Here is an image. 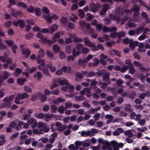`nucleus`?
I'll use <instances>...</instances> for the list:
<instances>
[{"label": "nucleus", "mask_w": 150, "mask_h": 150, "mask_svg": "<svg viewBox=\"0 0 150 150\" xmlns=\"http://www.w3.org/2000/svg\"><path fill=\"white\" fill-rule=\"evenodd\" d=\"M42 12L45 13L46 15H47L49 14V11L48 8L45 6H43L42 8Z\"/></svg>", "instance_id": "e433bc0d"}, {"label": "nucleus", "mask_w": 150, "mask_h": 150, "mask_svg": "<svg viewBox=\"0 0 150 150\" xmlns=\"http://www.w3.org/2000/svg\"><path fill=\"white\" fill-rule=\"evenodd\" d=\"M45 114L42 112L37 113L35 114V116L36 118L38 119H42L45 117Z\"/></svg>", "instance_id": "a878e982"}, {"label": "nucleus", "mask_w": 150, "mask_h": 150, "mask_svg": "<svg viewBox=\"0 0 150 150\" xmlns=\"http://www.w3.org/2000/svg\"><path fill=\"white\" fill-rule=\"evenodd\" d=\"M100 117V114L97 113L94 115V119L95 121L98 120Z\"/></svg>", "instance_id": "4d7b16f0"}, {"label": "nucleus", "mask_w": 150, "mask_h": 150, "mask_svg": "<svg viewBox=\"0 0 150 150\" xmlns=\"http://www.w3.org/2000/svg\"><path fill=\"white\" fill-rule=\"evenodd\" d=\"M118 35L117 32H115L111 34L110 36L111 37L115 38L116 37L118 38Z\"/></svg>", "instance_id": "774afa93"}, {"label": "nucleus", "mask_w": 150, "mask_h": 150, "mask_svg": "<svg viewBox=\"0 0 150 150\" xmlns=\"http://www.w3.org/2000/svg\"><path fill=\"white\" fill-rule=\"evenodd\" d=\"M57 28L58 26L56 24L52 25L51 27L49 28V30H50L49 33L51 34L52 33L54 32L57 29Z\"/></svg>", "instance_id": "4468645a"}, {"label": "nucleus", "mask_w": 150, "mask_h": 150, "mask_svg": "<svg viewBox=\"0 0 150 150\" xmlns=\"http://www.w3.org/2000/svg\"><path fill=\"white\" fill-rule=\"evenodd\" d=\"M93 60L94 61V62L92 63V65L94 67L98 65L99 62L97 59L94 58L93 59Z\"/></svg>", "instance_id": "603ef678"}, {"label": "nucleus", "mask_w": 150, "mask_h": 150, "mask_svg": "<svg viewBox=\"0 0 150 150\" xmlns=\"http://www.w3.org/2000/svg\"><path fill=\"white\" fill-rule=\"evenodd\" d=\"M38 68L39 70L42 71L45 76H49V75L48 68H46L45 67H41V66H38Z\"/></svg>", "instance_id": "6e6552de"}, {"label": "nucleus", "mask_w": 150, "mask_h": 150, "mask_svg": "<svg viewBox=\"0 0 150 150\" xmlns=\"http://www.w3.org/2000/svg\"><path fill=\"white\" fill-rule=\"evenodd\" d=\"M39 96L40 97V100L41 102L44 103L46 101L47 97L45 95L40 93L39 94Z\"/></svg>", "instance_id": "f3484780"}, {"label": "nucleus", "mask_w": 150, "mask_h": 150, "mask_svg": "<svg viewBox=\"0 0 150 150\" xmlns=\"http://www.w3.org/2000/svg\"><path fill=\"white\" fill-rule=\"evenodd\" d=\"M22 116L23 117V118L22 119V120H26L30 118L31 117V115L29 114H25V115H23Z\"/></svg>", "instance_id": "5fc2aeb1"}, {"label": "nucleus", "mask_w": 150, "mask_h": 150, "mask_svg": "<svg viewBox=\"0 0 150 150\" xmlns=\"http://www.w3.org/2000/svg\"><path fill=\"white\" fill-rule=\"evenodd\" d=\"M78 6L77 4H72L71 8V10L74 11L78 9Z\"/></svg>", "instance_id": "338daca9"}, {"label": "nucleus", "mask_w": 150, "mask_h": 150, "mask_svg": "<svg viewBox=\"0 0 150 150\" xmlns=\"http://www.w3.org/2000/svg\"><path fill=\"white\" fill-rule=\"evenodd\" d=\"M34 11L37 16H39L41 14V10L39 8H35V9Z\"/></svg>", "instance_id": "6e6d98bb"}, {"label": "nucleus", "mask_w": 150, "mask_h": 150, "mask_svg": "<svg viewBox=\"0 0 150 150\" xmlns=\"http://www.w3.org/2000/svg\"><path fill=\"white\" fill-rule=\"evenodd\" d=\"M68 92L70 93H72L73 92L74 88V86L72 85H70L68 87Z\"/></svg>", "instance_id": "13d9d810"}, {"label": "nucleus", "mask_w": 150, "mask_h": 150, "mask_svg": "<svg viewBox=\"0 0 150 150\" xmlns=\"http://www.w3.org/2000/svg\"><path fill=\"white\" fill-rule=\"evenodd\" d=\"M47 67L49 69L50 71L52 72H54L56 70V67L55 66H52L51 64L48 65Z\"/></svg>", "instance_id": "cd10ccee"}, {"label": "nucleus", "mask_w": 150, "mask_h": 150, "mask_svg": "<svg viewBox=\"0 0 150 150\" xmlns=\"http://www.w3.org/2000/svg\"><path fill=\"white\" fill-rule=\"evenodd\" d=\"M87 17L86 18V19L88 21H89L92 19L94 16L92 15L90 13H88L87 14Z\"/></svg>", "instance_id": "bf43d9fd"}, {"label": "nucleus", "mask_w": 150, "mask_h": 150, "mask_svg": "<svg viewBox=\"0 0 150 150\" xmlns=\"http://www.w3.org/2000/svg\"><path fill=\"white\" fill-rule=\"evenodd\" d=\"M18 6H21L24 8H26L27 7V5L23 2H19L18 3Z\"/></svg>", "instance_id": "49530a36"}, {"label": "nucleus", "mask_w": 150, "mask_h": 150, "mask_svg": "<svg viewBox=\"0 0 150 150\" xmlns=\"http://www.w3.org/2000/svg\"><path fill=\"white\" fill-rule=\"evenodd\" d=\"M149 93V92H146L145 93H142L139 96V98L142 100H143L144 99L145 96L146 95H148Z\"/></svg>", "instance_id": "58836bf2"}, {"label": "nucleus", "mask_w": 150, "mask_h": 150, "mask_svg": "<svg viewBox=\"0 0 150 150\" xmlns=\"http://www.w3.org/2000/svg\"><path fill=\"white\" fill-rule=\"evenodd\" d=\"M75 99L76 100L79 101H82L85 100V98L83 96H76L75 97Z\"/></svg>", "instance_id": "f704fd0d"}, {"label": "nucleus", "mask_w": 150, "mask_h": 150, "mask_svg": "<svg viewBox=\"0 0 150 150\" xmlns=\"http://www.w3.org/2000/svg\"><path fill=\"white\" fill-rule=\"evenodd\" d=\"M57 82L61 85H67L68 83V81L65 79L61 80L58 79Z\"/></svg>", "instance_id": "4be33fe9"}, {"label": "nucleus", "mask_w": 150, "mask_h": 150, "mask_svg": "<svg viewBox=\"0 0 150 150\" xmlns=\"http://www.w3.org/2000/svg\"><path fill=\"white\" fill-rule=\"evenodd\" d=\"M109 7V4H105L103 5L102 9L106 12L108 10Z\"/></svg>", "instance_id": "052dcab7"}, {"label": "nucleus", "mask_w": 150, "mask_h": 150, "mask_svg": "<svg viewBox=\"0 0 150 150\" xmlns=\"http://www.w3.org/2000/svg\"><path fill=\"white\" fill-rule=\"evenodd\" d=\"M124 110L125 111L129 112H131L132 111L131 106L129 104H127L125 105Z\"/></svg>", "instance_id": "b1692460"}, {"label": "nucleus", "mask_w": 150, "mask_h": 150, "mask_svg": "<svg viewBox=\"0 0 150 150\" xmlns=\"http://www.w3.org/2000/svg\"><path fill=\"white\" fill-rule=\"evenodd\" d=\"M69 19L73 22H75V20L77 19L78 17L76 15L73 14L72 15V16L69 18Z\"/></svg>", "instance_id": "3c124183"}, {"label": "nucleus", "mask_w": 150, "mask_h": 150, "mask_svg": "<svg viewBox=\"0 0 150 150\" xmlns=\"http://www.w3.org/2000/svg\"><path fill=\"white\" fill-rule=\"evenodd\" d=\"M44 54V51L43 50L41 49L39 51L38 54V58H41L43 57Z\"/></svg>", "instance_id": "ea45409f"}, {"label": "nucleus", "mask_w": 150, "mask_h": 150, "mask_svg": "<svg viewBox=\"0 0 150 150\" xmlns=\"http://www.w3.org/2000/svg\"><path fill=\"white\" fill-rule=\"evenodd\" d=\"M61 69L64 72L69 73L71 71V68L70 66L66 67L64 66L61 68Z\"/></svg>", "instance_id": "2eb2a0df"}, {"label": "nucleus", "mask_w": 150, "mask_h": 150, "mask_svg": "<svg viewBox=\"0 0 150 150\" xmlns=\"http://www.w3.org/2000/svg\"><path fill=\"white\" fill-rule=\"evenodd\" d=\"M64 107L63 105H60L58 109V112L61 114H63L64 113Z\"/></svg>", "instance_id": "37998d69"}, {"label": "nucleus", "mask_w": 150, "mask_h": 150, "mask_svg": "<svg viewBox=\"0 0 150 150\" xmlns=\"http://www.w3.org/2000/svg\"><path fill=\"white\" fill-rule=\"evenodd\" d=\"M128 69V65H125L122 68L121 67L120 71L122 73H124Z\"/></svg>", "instance_id": "de8ad7c7"}, {"label": "nucleus", "mask_w": 150, "mask_h": 150, "mask_svg": "<svg viewBox=\"0 0 150 150\" xmlns=\"http://www.w3.org/2000/svg\"><path fill=\"white\" fill-rule=\"evenodd\" d=\"M5 137L3 135H0V146L3 145L6 142Z\"/></svg>", "instance_id": "bb28decb"}, {"label": "nucleus", "mask_w": 150, "mask_h": 150, "mask_svg": "<svg viewBox=\"0 0 150 150\" xmlns=\"http://www.w3.org/2000/svg\"><path fill=\"white\" fill-rule=\"evenodd\" d=\"M19 24L20 25V28H23L25 26V21L22 20L21 19H20L16 21H14L13 22V24L16 27L18 26Z\"/></svg>", "instance_id": "20e7f679"}, {"label": "nucleus", "mask_w": 150, "mask_h": 150, "mask_svg": "<svg viewBox=\"0 0 150 150\" xmlns=\"http://www.w3.org/2000/svg\"><path fill=\"white\" fill-rule=\"evenodd\" d=\"M123 43L125 45L129 44V47H135L138 45L139 42L137 41H134L128 38H125L122 40Z\"/></svg>", "instance_id": "f03ea898"}, {"label": "nucleus", "mask_w": 150, "mask_h": 150, "mask_svg": "<svg viewBox=\"0 0 150 150\" xmlns=\"http://www.w3.org/2000/svg\"><path fill=\"white\" fill-rule=\"evenodd\" d=\"M45 124H43L42 122H38V128L45 127Z\"/></svg>", "instance_id": "e2e57ef3"}, {"label": "nucleus", "mask_w": 150, "mask_h": 150, "mask_svg": "<svg viewBox=\"0 0 150 150\" xmlns=\"http://www.w3.org/2000/svg\"><path fill=\"white\" fill-rule=\"evenodd\" d=\"M98 142L100 144H102L103 145H109L108 142L103 140L101 138H100L98 139Z\"/></svg>", "instance_id": "5701e85b"}, {"label": "nucleus", "mask_w": 150, "mask_h": 150, "mask_svg": "<svg viewBox=\"0 0 150 150\" xmlns=\"http://www.w3.org/2000/svg\"><path fill=\"white\" fill-rule=\"evenodd\" d=\"M42 77V75L41 73L39 71L37 72L34 75V77L35 78H36L38 81L40 80Z\"/></svg>", "instance_id": "412c9836"}, {"label": "nucleus", "mask_w": 150, "mask_h": 150, "mask_svg": "<svg viewBox=\"0 0 150 150\" xmlns=\"http://www.w3.org/2000/svg\"><path fill=\"white\" fill-rule=\"evenodd\" d=\"M117 33L118 34V38L119 39L121 37H124L126 35V33L125 32L123 31H120Z\"/></svg>", "instance_id": "473e14b6"}, {"label": "nucleus", "mask_w": 150, "mask_h": 150, "mask_svg": "<svg viewBox=\"0 0 150 150\" xmlns=\"http://www.w3.org/2000/svg\"><path fill=\"white\" fill-rule=\"evenodd\" d=\"M59 56L61 59H63L65 58L67 56L64 52L62 51H60L59 52Z\"/></svg>", "instance_id": "c85d7f7f"}, {"label": "nucleus", "mask_w": 150, "mask_h": 150, "mask_svg": "<svg viewBox=\"0 0 150 150\" xmlns=\"http://www.w3.org/2000/svg\"><path fill=\"white\" fill-rule=\"evenodd\" d=\"M37 62L38 64H40L41 67H45V62L43 59L37 60Z\"/></svg>", "instance_id": "c03bdc74"}, {"label": "nucleus", "mask_w": 150, "mask_h": 150, "mask_svg": "<svg viewBox=\"0 0 150 150\" xmlns=\"http://www.w3.org/2000/svg\"><path fill=\"white\" fill-rule=\"evenodd\" d=\"M5 42L8 46H13V47H17V46L16 45L14 42L12 40H5Z\"/></svg>", "instance_id": "dca6fc26"}, {"label": "nucleus", "mask_w": 150, "mask_h": 150, "mask_svg": "<svg viewBox=\"0 0 150 150\" xmlns=\"http://www.w3.org/2000/svg\"><path fill=\"white\" fill-rule=\"evenodd\" d=\"M140 67L139 69L142 72L147 71L149 69V68H145L142 65L141 66H140Z\"/></svg>", "instance_id": "864d4df0"}, {"label": "nucleus", "mask_w": 150, "mask_h": 150, "mask_svg": "<svg viewBox=\"0 0 150 150\" xmlns=\"http://www.w3.org/2000/svg\"><path fill=\"white\" fill-rule=\"evenodd\" d=\"M84 43L86 46L89 47H95V44L91 42L89 39L86 37L84 38Z\"/></svg>", "instance_id": "0eeeda50"}, {"label": "nucleus", "mask_w": 150, "mask_h": 150, "mask_svg": "<svg viewBox=\"0 0 150 150\" xmlns=\"http://www.w3.org/2000/svg\"><path fill=\"white\" fill-rule=\"evenodd\" d=\"M108 16L111 20H116L118 22L121 21V19L120 18L117 17L116 15H113L112 13L109 14Z\"/></svg>", "instance_id": "9b49d317"}, {"label": "nucleus", "mask_w": 150, "mask_h": 150, "mask_svg": "<svg viewBox=\"0 0 150 150\" xmlns=\"http://www.w3.org/2000/svg\"><path fill=\"white\" fill-rule=\"evenodd\" d=\"M109 145H107L108 146H110L111 147V146H112L113 147H115L117 146V143L115 141H112L110 142H108Z\"/></svg>", "instance_id": "a19ab883"}, {"label": "nucleus", "mask_w": 150, "mask_h": 150, "mask_svg": "<svg viewBox=\"0 0 150 150\" xmlns=\"http://www.w3.org/2000/svg\"><path fill=\"white\" fill-rule=\"evenodd\" d=\"M109 73L108 72L105 73L104 75L103 76V80L104 81L107 82L108 84L110 85L111 82L109 80Z\"/></svg>", "instance_id": "9d476101"}, {"label": "nucleus", "mask_w": 150, "mask_h": 150, "mask_svg": "<svg viewBox=\"0 0 150 150\" xmlns=\"http://www.w3.org/2000/svg\"><path fill=\"white\" fill-rule=\"evenodd\" d=\"M29 125H32L31 127L33 128L36 127L37 125V122L36 120L34 118H31L27 121Z\"/></svg>", "instance_id": "39448f33"}, {"label": "nucleus", "mask_w": 150, "mask_h": 150, "mask_svg": "<svg viewBox=\"0 0 150 150\" xmlns=\"http://www.w3.org/2000/svg\"><path fill=\"white\" fill-rule=\"evenodd\" d=\"M22 54L25 56V58H27L29 57L30 52L28 49L26 48L22 50Z\"/></svg>", "instance_id": "f8f14e48"}, {"label": "nucleus", "mask_w": 150, "mask_h": 150, "mask_svg": "<svg viewBox=\"0 0 150 150\" xmlns=\"http://www.w3.org/2000/svg\"><path fill=\"white\" fill-rule=\"evenodd\" d=\"M60 21L62 24H65L67 22V19L64 17H62L60 19Z\"/></svg>", "instance_id": "0e129e2a"}, {"label": "nucleus", "mask_w": 150, "mask_h": 150, "mask_svg": "<svg viewBox=\"0 0 150 150\" xmlns=\"http://www.w3.org/2000/svg\"><path fill=\"white\" fill-rule=\"evenodd\" d=\"M23 89L24 91L26 92V93H31L32 91V89L29 86L26 85H25L24 86Z\"/></svg>", "instance_id": "2f4dec72"}, {"label": "nucleus", "mask_w": 150, "mask_h": 150, "mask_svg": "<svg viewBox=\"0 0 150 150\" xmlns=\"http://www.w3.org/2000/svg\"><path fill=\"white\" fill-rule=\"evenodd\" d=\"M36 70L37 68L36 67H33L32 68H28L26 69V70L28 71L30 74L33 73Z\"/></svg>", "instance_id": "7c9ffc66"}, {"label": "nucleus", "mask_w": 150, "mask_h": 150, "mask_svg": "<svg viewBox=\"0 0 150 150\" xmlns=\"http://www.w3.org/2000/svg\"><path fill=\"white\" fill-rule=\"evenodd\" d=\"M3 76L6 79L8 78L9 74L8 72L6 71H4L3 72Z\"/></svg>", "instance_id": "680f3d73"}, {"label": "nucleus", "mask_w": 150, "mask_h": 150, "mask_svg": "<svg viewBox=\"0 0 150 150\" xmlns=\"http://www.w3.org/2000/svg\"><path fill=\"white\" fill-rule=\"evenodd\" d=\"M78 11L79 13L78 14V16L81 18H83L85 15L84 14V13L83 10L81 9H79Z\"/></svg>", "instance_id": "72a5a7b5"}, {"label": "nucleus", "mask_w": 150, "mask_h": 150, "mask_svg": "<svg viewBox=\"0 0 150 150\" xmlns=\"http://www.w3.org/2000/svg\"><path fill=\"white\" fill-rule=\"evenodd\" d=\"M104 23L106 25H108L110 24L111 23V19L108 18H105L104 19Z\"/></svg>", "instance_id": "8fccbe9b"}, {"label": "nucleus", "mask_w": 150, "mask_h": 150, "mask_svg": "<svg viewBox=\"0 0 150 150\" xmlns=\"http://www.w3.org/2000/svg\"><path fill=\"white\" fill-rule=\"evenodd\" d=\"M37 37L40 39L39 41L43 43H47L49 46H50L54 42L57 41V39L60 37V35L59 33L57 32L54 35L52 38V40L48 39L47 38L44 37L43 35L40 33H38L37 35Z\"/></svg>", "instance_id": "f257e3e1"}, {"label": "nucleus", "mask_w": 150, "mask_h": 150, "mask_svg": "<svg viewBox=\"0 0 150 150\" xmlns=\"http://www.w3.org/2000/svg\"><path fill=\"white\" fill-rule=\"evenodd\" d=\"M35 9V8L32 6L30 5L29 7L27 8V11L31 13H33Z\"/></svg>", "instance_id": "c9c22d12"}, {"label": "nucleus", "mask_w": 150, "mask_h": 150, "mask_svg": "<svg viewBox=\"0 0 150 150\" xmlns=\"http://www.w3.org/2000/svg\"><path fill=\"white\" fill-rule=\"evenodd\" d=\"M12 24V21H6L5 24V26L9 28Z\"/></svg>", "instance_id": "69168bd1"}, {"label": "nucleus", "mask_w": 150, "mask_h": 150, "mask_svg": "<svg viewBox=\"0 0 150 150\" xmlns=\"http://www.w3.org/2000/svg\"><path fill=\"white\" fill-rule=\"evenodd\" d=\"M136 94L134 91H133L132 93H128L127 94V96L130 98L133 99L135 96H136Z\"/></svg>", "instance_id": "4c0bfd02"}, {"label": "nucleus", "mask_w": 150, "mask_h": 150, "mask_svg": "<svg viewBox=\"0 0 150 150\" xmlns=\"http://www.w3.org/2000/svg\"><path fill=\"white\" fill-rule=\"evenodd\" d=\"M129 70V73L131 74H134L135 72V70L132 64H130L128 65V69Z\"/></svg>", "instance_id": "aec40b11"}, {"label": "nucleus", "mask_w": 150, "mask_h": 150, "mask_svg": "<svg viewBox=\"0 0 150 150\" xmlns=\"http://www.w3.org/2000/svg\"><path fill=\"white\" fill-rule=\"evenodd\" d=\"M29 95L26 92H23L22 93H18L17 94V98L20 100H23L27 98Z\"/></svg>", "instance_id": "1a4fd4ad"}, {"label": "nucleus", "mask_w": 150, "mask_h": 150, "mask_svg": "<svg viewBox=\"0 0 150 150\" xmlns=\"http://www.w3.org/2000/svg\"><path fill=\"white\" fill-rule=\"evenodd\" d=\"M77 50V51L74 49L73 48L72 51V54L74 57H75L76 55H78L79 54L81 53L80 51L79 50L81 47H76Z\"/></svg>", "instance_id": "6ab92c4d"}, {"label": "nucleus", "mask_w": 150, "mask_h": 150, "mask_svg": "<svg viewBox=\"0 0 150 150\" xmlns=\"http://www.w3.org/2000/svg\"><path fill=\"white\" fill-rule=\"evenodd\" d=\"M91 134V132L90 131H88L87 132H86L85 131H83L81 132V134L82 136L84 137V136H90V135Z\"/></svg>", "instance_id": "c756f323"}, {"label": "nucleus", "mask_w": 150, "mask_h": 150, "mask_svg": "<svg viewBox=\"0 0 150 150\" xmlns=\"http://www.w3.org/2000/svg\"><path fill=\"white\" fill-rule=\"evenodd\" d=\"M100 5L98 4H90V7L91 9L90 11L95 13L97 11Z\"/></svg>", "instance_id": "423d86ee"}, {"label": "nucleus", "mask_w": 150, "mask_h": 150, "mask_svg": "<svg viewBox=\"0 0 150 150\" xmlns=\"http://www.w3.org/2000/svg\"><path fill=\"white\" fill-rule=\"evenodd\" d=\"M26 81V79L25 78H19L17 80V82L18 84L20 85H22Z\"/></svg>", "instance_id": "393cba45"}, {"label": "nucleus", "mask_w": 150, "mask_h": 150, "mask_svg": "<svg viewBox=\"0 0 150 150\" xmlns=\"http://www.w3.org/2000/svg\"><path fill=\"white\" fill-rule=\"evenodd\" d=\"M79 24L80 26L83 29L85 27L86 23L85 21L84 20L80 21H79Z\"/></svg>", "instance_id": "a18cd8bd"}, {"label": "nucleus", "mask_w": 150, "mask_h": 150, "mask_svg": "<svg viewBox=\"0 0 150 150\" xmlns=\"http://www.w3.org/2000/svg\"><path fill=\"white\" fill-rule=\"evenodd\" d=\"M55 126L57 130L60 132H62L65 130L67 126L66 125L62 126V124L59 122H57L56 123Z\"/></svg>", "instance_id": "7ed1b4c3"}, {"label": "nucleus", "mask_w": 150, "mask_h": 150, "mask_svg": "<svg viewBox=\"0 0 150 150\" xmlns=\"http://www.w3.org/2000/svg\"><path fill=\"white\" fill-rule=\"evenodd\" d=\"M86 59H82L80 58L78 60V64L79 65L81 66L82 68H84L86 67V63L87 62Z\"/></svg>", "instance_id": "ddd939ff"}, {"label": "nucleus", "mask_w": 150, "mask_h": 150, "mask_svg": "<svg viewBox=\"0 0 150 150\" xmlns=\"http://www.w3.org/2000/svg\"><path fill=\"white\" fill-rule=\"evenodd\" d=\"M43 16L46 20L47 22L49 23H52V19L50 17V14H48L47 15H46L45 14H43Z\"/></svg>", "instance_id": "a211bd4d"}, {"label": "nucleus", "mask_w": 150, "mask_h": 150, "mask_svg": "<svg viewBox=\"0 0 150 150\" xmlns=\"http://www.w3.org/2000/svg\"><path fill=\"white\" fill-rule=\"evenodd\" d=\"M50 108H51V112L52 113H55L57 109V107L54 105H52L50 106Z\"/></svg>", "instance_id": "79ce46f5"}, {"label": "nucleus", "mask_w": 150, "mask_h": 150, "mask_svg": "<svg viewBox=\"0 0 150 150\" xmlns=\"http://www.w3.org/2000/svg\"><path fill=\"white\" fill-rule=\"evenodd\" d=\"M82 144V142L79 141H77L75 142V147L76 148V149H77L79 146L81 145Z\"/></svg>", "instance_id": "09e8293b"}]
</instances>
